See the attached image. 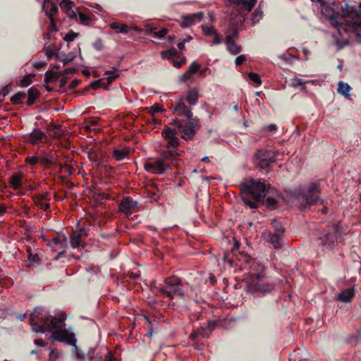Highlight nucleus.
I'll list each match as a JSON object with an SVG mask.
<instances>
[{
    "mask_svg": "<svg viewBox=\"0 0 361 361\" xmlns=\"http://www.w3.org/2000/svg\"><path fill=\"white\" fill-rule=\"evenodd\" d=\"M321 4L322 12L336 27L341 39L334 37L335 42L338 49L348 44L349 37L354 35L361 43V4L357 9L350 6L348 4H336L331 5L322 4V0H311Z\"/></svg>",
    "mask_w": 361,
    "mask_h": 361,
    "instance_id": "obj_1",
    "label": "nucleus"
},
{
    "mask_svg": "<svg viewBox=\"0 0 361 361\" xmlns=\"http://www.w3.org/2000/svg\"><path fill=\"white\" fill-rule=\"evenodd\" d=\"M66 319V316L63 312L52 317L47 310L37 307L30 314V325L37 333L52 331L51 339L74 344L76 341L74 334L65 328Z\"/></svg>",
    "mask_w": 361,
    "mask_h": 361,
    "instance_id": "obj_2",
    "label": "nucleus"
},
{
    "mask_svg": "<svg viewBox=\"0 0 361 361\" xmlns=\"http://www.w3.org/2000/svg\"><path fill=\"white\" fill-rule=\"evenodd\" d=\"M242 267L245 271L247 289L251 293H265L270 292L274 286L265 279L264 266L250 256L243 255L240 259Z\"/></svg>",
    "mask_w": 361,
    "mask_h": 361,
    "instance_id": "obj_3",
    "label": "nucleus"
},
{
    "mask_svg": "<svg viewBox=\"0 0 361 361\" xmlns=\"http://www.w3.org/2000/svg\"><path fill=\"white\" fill-rule=\"evenodd\" d=\"M241 190L244 195H250L254 200H250L246 197H242L244 203L252 209L257 208L258 202L262 200L267 194L272 193L274 189L269 185L267 186L264 183L250 180L241 185Z\"/></svg>",
    "mask_w": 361,
    "mask_h": 361,
    "instance_id": "obj_4",
    "label": "nucleus"
},
{
    "mask_svg": "<svg viewBox=\"0 0 361 361\" xmlns=\"http://www.w3.org/2000/svg\"><path fill=\"white\" fill-rule=\"evenodd\" d=\"M173 151H167L163 154L162 159H149L145 164V169L150 173L160 174L163 173L167 167L169 166V163L166 161L172 160L174 157Z\"/></svg>",
    "mask_w": 361,
    "mask_h": 361,
    "instance_id": "obj_5",
    "label": "nucleus"
},
{
    "mask_svg": "<svg viewBox=\"0 0 361 361\" xmlns=\"http://www.w3.org/2000/svg\"><path fill=\"white\" fill-rule=\"evenodd\" d=\"M160 291L170 298H173L176 295L180 297L183 295V293L180 290V281L176 278L167 279L165 287L161 288Z\"/></svg>",
    "mask_w": 361,
    "mask_h": 361,
    "instance_id": "obj_6",
    "label": "nucleus"
},
{
    "mask_svg": "<svg viewBox=\"0 0 361 361\" xmlns=\"http://www.w3.org/2000/svg\"><path fill=\"white\" fill-rule=\"evenodd\" d=\"M278 152L270 149H261L257 152L256 155V164L258 166L264 168L269 163L275 161V158Z\"/></svg>",
    "mask_w": 361,
    "mask_h": 361,
    "instance_id": "obj_7",
    "label": "nucleus"
},
{
    "mask_svg": "<svg viewBox=\"0 0 361 361\" xmlns=\"http://www.w3.org/2000/svg\"><path fill=\"white\" fill-rule=\"evenodd\" d=\"M319 193H320V188L319 185L316 183H312L304 195L306 204L303 206V208L305 209L307 205L313 204L319 201Z\"/></svg>",
    "mask_w": 361,
    "mask_h": 361,
    "instance_id": "obj_8",
    "label": "nucleus"
},
{
    "mask_svg": "<svg viewBox=\"0 0 361 361\" xmlns=\"http://www.w3.org/2000/svg\"><path fill=\"white\" fill-rule=\"evenodd\" d=\"M66 238L65 235H59L54 237L51 241L48 243L54 252H57L59 255H63L66 247Z\"/></svg>",
    "mask_w": 361,
    "mask_h": 361,
    "instance_id": "obj_9",
    "label": "nucleus"
},
{
    "mask_svg": "<svg viewBox=\"0 0 361 361\" xmlns=\"http://www.w3.org/2000/svg\"><path fill=\"white\" fill-rule=\"evenodd\" d=\"M188 122V126L180 124L178 121H176V123H178V128L179 132L182 133V137L184 139L190 138L195 132V121L192 118L190 121Z\"/></svg>",
    "mask_w": 361,
    "mask_h": 361,
    "instance_id": "obj_10",
    "label": "nucleus"
},
{
    "mask_svg": "<svg viewBox=\"0 0 361 361\" xmlns=\"http://www.w3.org/2000/svg\"><path fill=\"white\" fill-rule=\"evenodd\" d=\"M137 202L130 197L124 198L119 205V210L130 216L136 210Z\"/></svg>",
    "mask_w": 361,
    "mask_h": 361,
    "instance_id": "obj_11",
    "label": "nucleus"
},
{
    "mask_svg": "<svg viewBox=\"0 0 361 361\" xmlns=\"http://www.w3.org/2000/svg\"><path fill=\"white\" fill-rule=\"evenodd\" d=\"M47 138L46 134L39 129H34L26 137V141L31 145L43 142Z\"/></svg>",
    "mask_w": 361,
    "mask_h": 361,
    "instance_id": "obj_12",
    "label": "nucleus"
},
{
    "mask_svg": "<svg viewBox=\"0 0 361 361\" xmlns=\"http://www.w3.org/2000/svg\"><path fill=\"white\" fill-rule=\"evenodd\" d=\"M182 100V99H180ZM173 112L177 116H184L188 121H190V120H192V114L190 111V109L180 101L179 103H178L174 109Z\"/></svg>",
    "mask_w": 361,
    "mask_h": 361,
    "instance_id": "obj_13",
    "label": "nucleus"
},
{
    "mask_svg": "<svg viewBox=\"0 0 361 361\" xmlns=\"http://www.w3.org/2000/svg\"><path fill=\"white\" fill-rule=\"evenodd\" d=\"M86 232L83 229L74 231L71 237V245L73 248L79 247L82 245V242L85 236Z\"/></svg>",
    "mask_w": 361,
    "mask_h": 361,
    "instance_id": "obj_14",
    "label": "nucleus"
},
{
    "mask_svg": "<svg viewBox=\"0 0 361 361\" xmlns=\"http://www.w3.org/2000/svg\"><path fill=\"white\" fill-rule=\"evenodd\" d=\"M60 7L66 13L68 18L73 19L76 18L75 4L73 1L69 0H62L60 3Z\"/></svg>",
    "mask_w": 361,
    "mask_h": 361,
    "instance_id": "obj_15",
    "label": "nucleus"
},
{
    "mask_svg": "<svg viewBox=\"0 0 361 361\" xmlns=\"http://www.w3.org/2000/svg\"><path fill=\"white\" fill-rule=\"evenodd\" d=\"M176 131L169 128H166L163 133V135L167 141V143L173 147H177L179 144V140L176 136Z\"/></svg>",
    "mask_w": 361,
    "mask_h": 361,
    "instance_id": "obj_16",
    "label": "nucleus"
},
{
    "mask_svg": "<svg viewBox=\"0 0 361 361\" xmlns=\"http://www.w3.org/2000/svg\"><path fill=\"white\" fill-rule=\"evenodd\" d=\"M203 14L202 12H199L192 15H186L182 17L183 21L181 23V26L183 27H186L192 24H193L195 21H200L202 18Z\"/></svg>",
    "mask_w": 361,
    "mask_h": 361,
    "instance_id": "obj_17",
    "label": "nucleus"
},
{
    "mask_svg": "<svg viewBox=\"0 0 361 361\" xmlns=\"http://www.w3.org/2000/svg\"><path fill=\"white\" fill-rule=\"evenodd\" d=\"M240 9L250 12L256 4L257 0H228Z\"/></svg>",
    "mask_w": 361,
    "mask_h": 361,
    "instance_id": "obj_18",
    "label": "nucleus"
},
{
    "mask_svg": "<svg viewBox=\"0 0 361 361\" xmlns=\"http://www.w3.org/2000/svg\"><path fill=\"white\" fill-rule=\"evenodd\" d=\"M43 8L45 9L47 16H49L51 20V25H54L53 16L58 12V6L56 4L45 1L43 4Z\"/></svg>",
    "mask_w": 361,
    "mask_h": 361,
    "instance_id": "obj_19",
    "label": "nucleus"
},
{
    "mask_svg": "<svg viewBox=\"0 0 361 361\" xmlns=\"http://www.w3.org/2000/svg\"><path fill=\"white\" fill-rule=\"evenodd\" d=\"M36 204L42 209L46 211L49 207V202L47 198L46 194H42L37 196L35 199Z\"/></svg>",
    "mask_w": 361,
    "mask_h": 361,
    "instance_id": "obj_20",
    "label": "nucleus"
},
{
    "mask_svg": "<svg viewBox=\"0 0 361 361\" xmlns=\"http://www.w3.org/2000/svg\"><path fill=\"white\" fill-rule=\"evenodd\" d=\"M202 29L203 32L207 36L213 37L212 43L214 44H218L220 43V38L219 35L216 33L214 28L212 27L207 26H202Z\"/></svg>",
    "mask_w": 361,
    "mask_h": 361,
    "instance_id": "obj_21",
    "label": "nucleus"
},
{
    "mask_svg": "<svg viewBox=\"0 0 361 361\" xmlns=\"http://www.w3.org/2000/svg\"><path fill=\"white\" fill-rule=\"evenodd\" d=\"M355 295V291L353 288H348L343 290L339 295L338 300L348 302H350Z\"/></svg>",
    "mask_w": 361,
    "mask_h": 361,
    "instance_id": "obj_22",
    "label": "nucleus"
},
{
    "mask_svg": "<svg viewBox=\"0 0 361 361\" xmlns=\"http://www.w3.org/2000/svg\"><path fill=\"white\" fill-rule=\"evenodd\" d=\"M198 98H199V93H198L197 90L190 89L187 92L186 100L190 104H191V105L195 104Z\"/></svg>",
    "mask_w": 361,
    "mask_h": 361,
    "instance_id": "obj_23",
    "label": "nucleus"
},
{
    "mask_svg": "<svg viewBox=\"0 0 361 361\" xmlns=\"http://www.w3.org/2000/svg\"><path fill=\"white\" fill-rule=\"evenodd\" d=\"M110 27L115 30L116 33H124L128 32V27L126 24H121L118 22H113L109 24Z\"/></svg>",
    "mask_w": 361,
    "mask_h": 361,
    "instance_id": "obj_24",
    "label": "nucleus"
},
{
    "mask_svg": "<svg viewBox=\"0 0 361 361\" xmlns=\"http://www.w3.org/2000/svg\"><path fill=\"white\" fill-rule=\"evenodd\" d=\"M129 154V149L127 148L115 149L113 152V157L116 161H121Z\"/></svg>",
    "mask_w": 361,
    "mask_h": 361,
    "instance_id": "obj_25",
    "label": "nucleus"
},
{
    "mask_svg": "<svg viewBox=\"0 0 361 361\" xmlns=\"http://www.w3.org/2000/svg\"><path fill=\"white\" fill-rule=\"evenodd\" d=\"M227 49L232 54H237L241 51V47L235 44L231 38L226 41Z\"/></svg>",
    "mask_w": 361,
    "mask_h": 361,
    "instance_id": "obj_26",
    "label": "nucleus"
},
{
    "mask_svg": "<svg viewBox=\"0 0 361 361\" xmlns=\"http://www.w3.org/2000/svg\"><path fill=\"white\" fill-rule=\"evenodd\" d=\"M338 85V92L341 94L345 96V97H350L349 92L350 90V85L343 82H339Z\"/></svg>",
    "mask_w": 361,
    "mask_h": 361,
    "instance_id": "obj_27",
    "label": "nucleus"
},
{
    "mask_svg": "<svg viewBox=\"0 0 361 361\" xmlns=\"http://www.w3.org/2000/svg\"><path fill=\"white\" fill-rule=\"evenodd\" d=\"M283 231V229H279L276 231V233H274L271 236L270 240L276 248H279L281 247L280 236L282 234Z\"/></svg>",
    "mask_w": 361,
    "mask_h": 361,
    "instance_id": "obj_28",
    "label": "nucleus"
},
{
    "mask_svg": "<svg viewBox=\"0 0 361 361\" xmlns=\"http://www.w3.org/2000/svg\"><path fill=\"white\" fill-rule=\"evenodd\" d=\"M28 99L27 104L31 105L34 103L35 99L39 96V91L34 87H31L28 90Z\"/></svg>",
    "mask_w": 361,
    "mask_h": 361,
    "instance_id": "obj_29",
    "label": "nucleus"
},
{
    "mask_svg": "<svg viewBox=\"0 0 361 361\" xmlns=\"http://www.w3.org/2000/svg\"><path fill=\"white\" fill-rule=\"evenodd\" d=\"M39 162L43 166L49 167L54 162V159L49 154H44L43 157H39Z\"/></svg>",
    "mask_w": 361,
    "mask_h": 361,
    "instance_id": "obj_30",
    "label": "nucleus"
},
{
    "mask_svg": "<svg viewBox=\"0 0 361 361\" xmlns=\"http://www.w3.org/2000/svg\"><path fill=\"white\" fill-rule=\"evenodd\" d=\"M35 76V74L32 73V74H28V75H25L19 82V85L20 87H27L28 85H30L32 80V78Z\"/></svg>",
    "mask_w": 361,
    "mask_h": 361,
    "instance_id": "obj_31",
    "label": "nucleus"
},
{
    "mask_svg": "<svg viewBox=\"0 0 361 361\" xmlns=\"http://www.w3.org/2000/svg\"><path fill=\"white\" fill-rule=\"evenodd\" d=\"M59 74L54 71H47L45 75L46 82H53L58 80Z\"/></svg>",
    "mask_w": 361,
    "mask_h": 361,
    "instance_id": "obj_32",
    "label": "nucleus"
},
{
    "mask_svg": "<svg viewBox=\"0 0 361 361\" xmlns=\"http://www.w3.org/2000/svg\"><path fill=\"white\" fill-rule=\"evenodd\" d=\"M25 97H26V94L25 92H19L16 93V94H14L11 97V102L13 104L21 103L23 102V100L25 98Z\"/></svg>",
    "mask_w": 361,
    "mask_h": 361,
    "instance_id": "obj_33",
    "label": "nucleus"
},
{
    "mask_svg": "<svg viewBox=\"0 0 361 361\" xmlns=\"http://www.w3.org/2000/svg\"><path fill=\"white\" fill-rule=\"evenodd\" d=\"M10 183L15 188H20L21 185V176L20 175L12 176Z\"/></svg>",
    "mask_w": 361,
    "mask_h": 361,
    "instance_id": "obj_34",
    "label": "nucleus"
},
{
    "mask_svg": "<svg viewBox=\"0 0 361 361\" xmlns=\"http://www.w3.org/2000/svg\"><path fill=\"white\" fill-rule=\"evenodd\" d=\"M60 353L59 351L54 348L51 350V352L49 355V361H56L60 357Z\"/></svg>",
    "mask_w": 361,
    "mask_h": 361,
    "instance_id": "obj_35",
    "label": "nucleus"
},
{
    "mask_svg": "<svg viewBox=\"0 0 361 361\" xmlns=\"http://www.w3.org/2000/svg\"><path fill=\"white\" fill-rule=\"evenodd\" d=\"M276 202H277V200L274 197H267V198L265 200L264 204L267 207L274 208Z\"/></svg>",
    "mask_w": 361,
    "mask_h": 361,
    "instance_id": "obj_36",
    "label": "nucleus"
},
{
    "mask_svg": "<svg viewBox=\"0 0 361 361\" xmlns=\"http://www.w3.org/2000/svg\"><path fill=\"white\" fill-rule=\"evenodd\" d=\"M248 75H249L250 79L252 82L257 83V85L261 84L262 81H261L260 77L258 74L255 73H250Z\"/></svg>",
    "mask_w": 361,
    "mask_h": 361,
    "instance_id": "obj_37",
    "label": "nucleus"
},
{
    "mask_svg": "<svg viewBox=\"0 0 361 361\" xmlns=\"http://www.w3.org/2000/svg\"><path fill=\"white\" fill-rule=\"evenodd\" d=\"M25 162L29 164L35 165L39 162V157L37 156L27 157L25 159Z\"/></svg>",
    "mask_w": 361,
    "mask_h": 361,
    "instance_id": "obj_38",
    "label": "nucleus"
},
{
    "mask_svg": "<svg viewBox=\"0 0 361 361\" xmlns=\"http://www.w3.org/2000/svg\"><path fill=\"white\" fill-rule=\"evenodd\" d=\"M176 51L175 49H171L161 52V56L163 59H169L171 56H173L176 54Z\"/></svg>",
    "mask_w": 361,
    "mask_h": 361,
    "instance_id": "obj_39",
    "label": "nucleus"
},
{
    "mask_svg": "<svg viewBox=\"0 0 361 361\" xmlns=\"http://www.w3.org/2000/svg\"><path fill=\"white\" fill-rule=\"evenodd\" d=\"M163 111H164V109L161 106H154L150 107L149 112L150 113L152 116L154 117L157 113H159V112H161Z\"/></svg>",
    "mask_w": 361,
    "mask_h": 361,
    "instance_id": "obj_40",
    "label": "nucleus"
},
{
    "mask_svg": "<svg viewBox=\"0 0 361 361\" xmlns=\"http://www.w3.org/2000/svg\"><path fill=\"white\" fill-rule=\"evenodd\" d=\"M168 32V30L165 28L161 29L159 31H155L153 32L154 37L157 38H162L164 37Z\"/></svg>",
    "mask_w": 361,
    "mask_h": 361,
    "instance_id": "obj_41",
    "label": "nucleus"
},
{
    "mask_svg": "<svg viewBox=\"0 0 361 361\" xmlns=\"http://www.w3.org/2000/svg\"><path fill=\"white\" fill-rule=\"evenodd\" d=\"M200 66L198 63H195V62H193L189 67L188 68V71L191 73V74H193L196 72H197L200 69Z\"/></svg>",
    "mask_w": 361,
    "mask_h": 361,
    "instance_id": "obj_42",
    "label": "nucleus"
},
{
    "mask_svg": "<svg viewBox=\"0 0 361 361\" xmlns=\"http://www.w3.org/2000/svg\"><path fill=\"white\" fill-rule=\"evenodd\" d=\"M262 11L260 9H257L253 14V17H252L253 23H256V22L259 21V19L262 18Z\"/></svg>",
    "mask_w": 361,
    "mask_h": 361,
    "instance_id": "obj_43",
    "label": "nucleus"
},
{
    "mask_svg": "<svg viewBox=\"0 0 361 361\" xmlns=\"http://www.w3.org/2000/svg\"><path fill=\"white\" fill-rule=\"evenodd\" d=\"M76 37H77L76 33H75L73 32H71L65 35L64 39L67 42H71V41H73Z\"/></svg>",
    "mask_w": 361,
    "mask_h": 361,
    "instance_id": "obj_44",
    "label": "nucleus"
},
{
    "mask_svg": "<svg viewBox=\"0 0 361 361\" xmlns=\"http://www.w3.org/2000/svg\"><path fill=\"white\" fill-rule=\"evenodd\" d=\"M246 60V56L245 55H240L238 56L235 60V63L236 66H240L241 65L244 61H245Z\"/></svg>",
    "mask_w": 361,
    "mask_h": 361,
    "instance_id": "obj_45",
    "label": "nucleus"
},
{
    "mask_svg": "<svg viewBox=\"0 0 361 361\" xmlns=\"http://www.w3.org/2000/svg\"><path fill=\"white\" fill-rule=\"evenodd\" d=\"M79 20L82 23H87L90 20L89 17L85 13H80L78 14Z\"/></svg>",
    "mask_w": 361,
    "mask_h": 361,
    "instance_id": "obj_46",
    "label": "nucleus"
},
{
    "mask_svg": "<svg viewBox=\"0 0 361 361\" xmlns=\"http://www.w3.org/2000/svg\"><path fill=\"white\" fill-rule=\"evenodd\" d=\"M106 74L108 75L107 80L109 83L111 82L117 77L116 73L109 71L106 72Z\"/></svg>",
    "mask_w": 361,
    "mask_h": 361,
    "instance_id": "obj_47",
    "label": "nucleus"
},
{
    "mask_svg": "<svg viewBox=\"0 0 361 361\" xmlns=\"http://www.w3.org/2000/svg\"><path fill=\"white\" fill-rule=\"evenodd\" d=\"M192 74L187 71L181 77L183 81H187L191 78Z\"/></svg>",
    "mask_w": 361,
    "mask_h": 361,
    "instance_id": "obj_48",
    "label": "nucleus"
},
{
    "mask_svg": "<svg viewBox=\"0 0 361 361\" xmlns=\"http://www.w3.org/2000/svg\"><path fill=\"white\" fill-rule=\"evenodd\" d=\"M307 82L301 80V79H299V78H295L294 79V82H293V85L294 86H299V85H304Z\"/></svg>",
    "mask_w": 361,
    "mask_h": 361,
    "instance_id": "obj_49",
    "label": "nucleus"
},
{
    "mask_svg": "<svg viewBox=\"0 0 361 361\" xmlns=\"http://www.w3.org/2000/svg\"><path fill=\"white\" fill-rule=\"evenodd\" d=\"M46 56L48 59H51L55 55V51L54 50H47L46 51Z\"/></svg>",
    "mask_w": 361,
    "mask_h": 361,
    "instance_id": "obj_50",
    "label": "nucleus"
},
{
    "mask_svg": "<svg viewBox=\"0 0 361 361\" xmlns=\"http://www.w3.org/2000/svg\"><path fill=\"white\" fill-rule=\"evenodd\" d=\"M34 343H35V344L42 346V347L45 346L44 342L42 339L35 340Z\"/></svg>",
    "mask_w": 361,
    "mask_h": 361,
    "instance_id": "obj_51",
    "label": "nucleus"
},
{
    "mask_svg": "<svg viewBox=\"0 0 361 361\" xmlns=\"http://www.w3.org/2000/svg\"><path fill=\"white\" fill-rule=\"evenodd\" d=\"M185 63V61H173V66L176 68H180L183 64H184Z\"/></svg>",
    "mask_w": 361,
    "mask_h": 361,
    "instance_id": "obj_52",
    "label": "nucleus"
},
{
    "mask_svg": "<svg viewBox=\"0 0 361 361\" xmlns=\"http://www.w3.org/2000/svg\"><path fill=\"white\" fill-rule=\"evenodd\" d=\"M79 82H80V81L78 80H73L71 82V88H74L75 87H76L79 84Z\"/></svg>",
    "mask_w": 361,
    "mask_h": 361,
    "instance_id": "obj_53",
    "label": "nucleus"
},
{
    "mask_svg": "<svg viewBox=\"0 0 361 361\" xmlns=\"http://www.w3.org/2000/svg\"><path fill=\"white\" fill-rule=\"evenodd\" d=\"M185 41L184 40L183 42H180L178 44V47L180 50H183V48H184V44H185Z\"/></svg>",
    "mask_w": 361,
    "mask_h": 361,
    "instance_id": "obj_54",
    "label": "nucleus"
},
{
    "mask_svg": "<svg viewBox=\"0 0 361 361\" xmlns=\"http://www.w3.org/2000/svg\"><path fill=\"white\" fill-rule=\"evenodd\" d=\"M74 71H75L74 68H66L64 71V73L65 74L72 73H74Z\"/></svg>",
    "mask_w": 361,
    "mask_h": 361,
    "instance_id": "obj_55",
    "label": "nucleus"
},
{
    "mask_svg": "<svg viewBox=\"0 0 361 361\" xmlns=\"http://www.w3.org/2000/svg\"><path fill=\"white\" fill-rule=\"evenodd\" d=\"M99 81H95V82H92V88H94V89H97V88H98V87H99Z\"/></svg>",
    "mask_w": 361,
    "mask_h": 361,
    "instance_id": "obj_56",
    "label": "nucleus"
},
{
    "mask_svg": "<svg viewBox=\"0 0 361 361\" xmlns=\"http://www.w3.org/2000/svg\"><path fill=\"white\" fill-rule=\"evenodd\" d=\"M5 212V207L4 205L0 204V215Z\"/></svg>",
    "mask_w": 361,
    "mask_h": 361,
    "instance_id": "obj_57",
    "label": "nucleus"
},
{
    "mask_svg": "<svg viewBox=\"0 0 361 361\" xmlns=\"http://www.w3.org/2000/svg\"><path fill=\"white\" fill-rule=\"evenodd\" d=\"M106 361H111V354L110 353H107L106 356Z\"/></svg>",
    "mask_w": 361,
    "mask_h": 361,
    "instance_id": "obj_58",
    "label": "nucleus"
},
{
    "mask_svg": "<svg viewBox=\"0 0 361 361\" xmlns=\"http://www.w3.org/2000/svg\"><path fill=\"white\" fill-rule=\"evenodd\" d=\"M152 121L154 123L158 124L160 123V120L155 118V116L152 117Z\"/></svg>",
    "mask_w": 361,
    "mask_h": 361,
    "instance_id": "obj_59",
    "label": "nucleus"
},
{
    "mask_svg": "<svg viewBox=\"0 0 361 361\" xmlns=\"http://www.w3.org/2000/svg\"><path fill=\"white\" fill-rule=\"evenodd\" d=\"M61 86H64L66 83V80L65 78H62L60 81Z\"/></svg>",
    "mask_w": 361,
    "mask_h": 361,
    "instance_id": "obj_60",
    "label": "nucleus"
},
{
    "mask_svg": "<svg viewBox=\"0 0 361 361\" xmlns=\"http://www.w3.org/2000/svg\"><path fill=\"white\" fill-rule=\"evenodd\" d=\"M269 128L270 130H275L276 128V126L275 125H270L269 126Z\"/></svg>",
    "mask_w": 361,
    "mask_h": 361,
    "instance_id": "obj_61",
    "label": "nucleus"
},
{
    "mask_svg": "<svg viewBox=\"0 0 361 361\" xmlns=\"http://www.w3.org/2000/svg\"><path fill=\"white\" fill-rule=\"evenodd\" d=\"M272 224H273V226H275V227H276V226H279V225H280L279 222V221H276V220L273 221Z\"/></svg>",
    "mask_w": 361,
    "mask_h": 361,
    "instance_id": "obj_62",
    "label": "nucleus"
},
{
    "mask_svg": "<svg viewBox=\"0 0 361 361\" xmlns=\"http://www.w3.org/2000/svg\"><path fill=\"white\" fill-rule=\"evenodd\" d=\"M202 161H209V158L207 157H204L202 159Z\"/></svg>",
    "mask_w": 361,
    "mask_h": 361,
    "instance_id": "obj_63",
    "label": "nucleus"
},
{
    "mask_svg": "<svg viewBox=\"0 0 361 361\" xmlns=\"http://www.w3.org/2000/svg\"><path fill=\"white\" fill-rule=\"evenodd\" d=\"M25 317H26V314H21V315L19 316V319H23Z\"/></svg>",
    "mask_w": 361,
    "mask_h": 361,
    "instance_id": "obj_64",
    "label": "nucleus"
}]
</instances>
